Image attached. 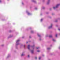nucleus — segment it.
<instances>
[{
	"label": "nucleus",
	"mask_w": 60,
	"mask_h": 60,
	"mask_svg": "<svg viewBox=\"0 0 60 60\" xmlns=\"http://www.w3.org/2000/svg\"><path fill=\"white\" fill-rule=\"evenodd\" d=\"M20 41V40L19 39H18L16 41V48H17V46H18V45H19L20 44V43H19V42Z\"/></svg>",
	"instance_id": "1"
},
{
	"label": "nucleus",
	"mask_w": 60,
	"mask_h": 60,
	"mask_svg": "<svg viewBox=\"0 0 60 60\" xmlns=\"http://www.w3.org/2000/svg\"><path fill=\"white\" fill-rule=\"evenodd\" d=\"M30 46L33 48V49H34V45L33 46H30V45H29L28 46V49L29 50H30Z\"/></svg>",
	"instance_id": "2"
},
{
	"label": "nucleus",
	"mask_w": 60,
	"mask_h": 60,
	"mask_svg": "<svg viewBox=\"0 0 60 60\" xmlns=\"http://www.w3.org/2000/svg\"><path fill=\"white\" fill-rule=\"evenodd\" d=\"M26 13L27 14V15H28V16H30V15H32V13H31L28 11V10H27L26 11Z\"/></svg>",
	"instance_id": "3"
},
{
	"label": "nucleus",
	"mask_w": 60,
	"mask_h": 60,
	"mask_svg": "<svg viewBox=\"0 0 60 60\" xmlns=\"http://www.w3.org/2000/svg\"><path fill=\"white\" fill-rule=\"evenodd\" d=\"M60 5V4H57L55 7H53V9H56V8H57L58 7H59V5Z\"/></svg>",
	"instance_id": "4"
},
{
	"label": "nucleus",
	"mask_w": 60,
	"mask_h": 60,
	"mask_svg": "<svg viewBox=\"0 0 60 60\" xmlns=\"http://www.w3.org/2000/svg\"><path fill=\"white\" fill-rule=\"evenodd\" d=\"M38 35L39 37V40L40 41H41V35H39V33H38L37 34Z\"/></svg>",
	"instance_id": "5"
},
{
	"label": "nucleus",
	"mask_w": 60,
	"mask_h": 60,
	"mask_svg": "<svg viewBox=\"0 0 60 60\" xmlns=\"http://www.w3.org/2000/svg\"><path fill=\"white\" fill-rule=\"evenodd\" d=\"M52 28V24L51 25L48 27L49 29H50Z\"/></svg>",
	"instance_id": "6"
},
{
	"label": "nucleus",
	"mask_w": 60,
	"mask_h": 60,
	"mask_svg": "<svg viewBox=\"0 0 60 60\" xmlns=\"http://www.w3.org/2000/svg\"><path fill=\"white\" fill-rule=\"evenodd\" d=\"M50 3V0H48L47 3V4H49Z\"/></svg>",
	"instance_id": "7"
},
{
	"label": "nucleus",
	"mask_w": 60,
	"mask_h": 60,
	"mask_svg": "<svg viewBox=\"0 0 60 60\" xmlns=\"http://www.w3.org/2000/svg\"><path fill=\"white\" fill-rule=\"evenodd\" d=\"M50 49H51V48L50 47H49L47 48V49L48 50H49Z\"/></svg>",
	"instance_id": "8"
},
{
	"label": "nucleus",
	"mask_w": 60,
	"mask_h": 60,
	"mask_svg": "<svg viewBox=\"0 0 60 60\" xmlns=\"http://www.w3.org/2000/svg\"><path fill=\"white\" fill-rule=\"evenodd\" d=\"M53 36L52 35H50L49 36V38H52Z\"/></svg>",
	"instance_id": "9"
},
{
	"label": "nucleus",
	"mask_w": 60,
	"mask_h": 60,
	"mask_svg": "<svg viewBox=\"0 0 60 60\" xmlns=\"http://www.w3.org/2000/svg\"><path fill=\"white\" fill-rule=\"evenodd\" d=\"M32 1L33 2H34V3H36V1L34 0H32Z\"/></svg>",
	"instance_id": "10"
},
{
	"label": "nucleus",
	"mask_w": 60,
	"mask_h": 60,
	"mask_svg": "<svg viewBox=\"0 0 60 60\" xmlns=\"http://www.w3.org/2000/svg\"><path fill=\"white\" fill-rule=\"evenodd\" d=\"M12 35H10V36L8 37V38H11V37H12Z\"/></svg>",
	"instance_id": "11"
},
{
	"label": "nucleus",
	"mask_w": 60,
	"mask_h": 60,
	"mask_svg": "<svg viewBox=\"0 0 60 60\" xmlns=\"http://www.w3.org/2000/svg\"><path fill=\"white\" fill-rule=\"evenodd\" d=\"M43 18L41 19L40 21L41 22H42V21H43Z\"/></svg>",
	"instance_id": "12"
},
{
	"label": "nucleus",
	"mask_w": 60,
	"mask_h": 60,
	"mask_svg": "<svg viewBox=\"0 0 60 60\" xmlns=\"http://www.w3.org/2000/svg\"><path fill=\"white\" fill-rule=\"evenodd\" d=\"M10 54H8V57H10Z\"/></svg>",
	"instance_id": "13"
},
{
	"label": "nucleus",
	"mask_w": 60,
	"mask_h": 60,
	"mask_svg": "<svg viewBox=\"0 0 60 60\" xmlns=\"http://www.w3.org/2000/svg\"><path fill=\"white\" fill-rule=\"evenodd\" d=\"M31 53L32 54H33L34 53V51L33 50H32L31 51Z\"/></svg>",
	"instance_id": "14"
},
{
	"label": "nucleus",
	"mask_w": 60,
	"mask_h": 60,
	"mask_svg": "<svg viewBox=\"0 0 60 60\" xmlns=\"http://www.w3.org/2000/svg\"><path fill=\"white\" fill-rule=\"evenodd\" d=\"M25 55V54L23 53H22V54L21 56H24Z\"/></svg>",
	"instance_id": "15"
},
{
	"label": "nucleus",
	"mask_w": 60,
	"mask_h": 60,
	"mask_svg": "<svg viewBox=\"0 0 60 60\" xmlns=\"http://www.w3.org/2000/svg\"><path fill=\"white\" fill-rule=\"evenodd\" d=\"M57 35H58L57 34H56V35H55V36H56V37H57Z\"/></svg>",
	"instance_id": "16"
},
{
	"label": "nucleus",
	"mask_w": 60,
	"mask_h": 60,
	"mask_svg": "<svg viewBox=\"0 0 60 60\" xmlns=\"http://www.w3.org/2000/svg\"><path fill=\"white\" fill-rule=\"evenodd\" d=\"M42 9H45V7H43L42 8Z\"/></svg>",
	"instance_id": "17"
},
{
	"label": "nucleus",
	"mask_w": 60,
	"mask_h": 60,
	"mask_svg": "<svg viewBox=\"0 0 60 60\" xmlns=\"http://www.w3.org/2000/svg\"><path fill=\"white\" fill-rule=\"evenodd\" d=\"M52 41L54 42L56 41V40L54 39H53Z\"/></svg>",
	"instance_id": "18"
},
{
	"label": "nucleus",
	"mask_w": 60,
	"mask_h": 60,
	"mask_svg": "<svg viewBox=\"0 0 60 60\" xmlns=\"http://www.w3.org/2000/svg\"><path fill=\"white\" fill-rule=\"evenodd\" d=\"M35 9L36 10H37L38 9V8H37V7H35Z\"/></svg>",
	"instance_id": "19"
},
{
	"label": "nucleus",
	"mask_w": 60,
	"mask_h": 60,
	"mask_svg": "<svg viewBox=\"0 0 60 60\" xmlns=\"http://www.w3.org/2000/svg\"><path fill=\"white\" fill-rule=\"evenodd\" d=\"M36 49H40L39 47H38L36 48Z\"/></svg>",
	"instance_id": "20"
},
{
	"label": "nucleus",
	"mask_w": 60,
	"mask_h": 60,
	"mask_svg": "<svg viewBox=\"0 0 60 60\" xmlns=\"http://www.w3.org/2000/svg\"><path fill=\"white\" fill-rule=\"evenodd\" d=\"M31 33H34V31L32 30H31Z\"/></svg>",
	"instance_id": "21"
},
{
	"label": "nucleus",
	"mask_w": 60,
	"mask_h": 60,
	"mask_svg": "<svg viewBox=\"0 0 60 60\" xmlns=\"http://www.w3.org/2000/svg\"><path fill=\"white\" fill-rule=\"evenodd\" d=\"M25 46H26V45H24V49H26V47H25Z\"/></svg>",
	"instance_id": "22"
},
{
	"label": "nucleus",
	"mask_w": 60,
	"mask_h": 60,
	"mask_svg": "<svg viewBox=\"0 0 60 60\" xmlns=\"http://www.w3.org/2000/svg\"><path fill=\"white\" fill-rule=\"evenodd\" d=\"M23 45H20V47H22V46H23Z\"/></svg>",
	"instance_id": "23"
},
{
	"label": "nucleus",
	"mask_w": 60,
	"mask_h": 60,
	"mask_svg": "<svg viewBox=\"0 0 60 60\" xmlns=\"http://www.w3.org/2000/svg\"><path fill=\"white\" fill-rule=\"evenodd\" d=\"M9 33H11V32H12V31L11 30H10L9 31Z\"/></svg>",
	"instance_id": "24"
},
{
	"label": "nucleus",
	"mask_w": 60,
	"mask_h": 60,
	"mask_svg": "<svg viewBox=\"0 0 60 60\" xmlns=\"http://www.w3.org/2000/svg\"><path fill=\"white\" fill-rule=\"evenodd\" d=\"M41 59V57H40L39 58V60H40Z\"/></svg>",
	"instance_id": "25"
},
{
	"label": "nucleus",
	"mask_w": 60,
	"mask_h": 60,
	"mask_svg": "<svg viewBox=\"0 0 60 60\" xmlns=\"http://www.w3.org/2000/svg\"><path fill=\"white\" fill-rule=\"evenodd\" d=\"M40 15H41V16H42V13H41L40 14Z\"/></svg>",
	"instance_id": "26"
},
{
	"label": "nucleus",
	"mask_w": 60,
	"mask_h": 60,
	"mask_svg": "<svg viewBox=\"0 0 60 60\" xmlns=\"http://www.w3.org/2000/svg\"><path fill=\"white\" fill-rule=\"evenodd\" d=\"M37 51L38 52H39L40 51V50H38Z\"/></svg>",
	"instance_id": "27"
},
{
	"label": "nucleus",
	"mask_w": 60,
	"mask_h": 60,
	"mask_svg": "<svg viewBox=\"0 0 60 60\" xmlns=\"http://www.w3.org/2000/svg\"><path fill=\"white\" fill-rule=\"evenodd\" d=\"M22 5H24V4L23 2L22 3Z\"/></svg>",
	"instance_id": "28"
},
{
	"label": "nucleus",
	"mask_w": 60,
	"mask_h": 60,
	"mask_svg": "<svg viewBox=\"0 0 60 60\" xmlns=\"http://www.w3.org/2000/svg\"><path fill=\"white\" fill-rule=\"evenodd\" d=\"M2 2V0H0V3H1Z\"/></svg>",
	"instance_id": "29"
},
{
	"label": "nucleus",
	"mask_w": 60,
	"mask_h": 60,
	"mask_svg": "<svg viewBox=\"0 0 60 60\" xmlns=\"http://www.w3.org/2000/svg\"><path fill=\"white\" fill-rule=\"evenodd\" d=\"M55 22H57V20H56L55 21Z\"/></svg>",
	"instance_id": "30"
},
{
	"label": "nucleus",
	"mask_w": 60,
	"mask_h": 60,
	"mask_svg": "<svg viewBox=\"0 0 60 60\" xmlns=\"http://www.w3.org/2000/svg\"><path fill=\"white\" fill-rule=\"evenodd\" d=\"M29 38H31V36H30L29 37Z\"/></svg>",
	"instance_id": "31"
},
{
	"label": "nucleus",
	"mask_w": 60,
	"mask_h": 60,
	"mask_svg": "<svg viewBox=\"0 0 60 60\" xmlns=\"http://www.w3.org/2000/svg\"><path fill=\"white\" fill-rule=\"evenodd\" d=\"M4 45H1V46L2 47H3L4 46Z\"/></svg>",
	"instance_id": "32"
},
{
	"label": "nucleus",
	"mask_w": 60,
	"mask_h": 60,
	"mask_svg": "<svg viewBox=\"0 0 60 60\" xmlns=\"http://www.w3.org/2000/svg\"><path fill=\"white\" fill-rule=\"evenodd\" d=\"M28 58L29 57V55H28Z\"/></svg>",
	"instance_id": "33"
},
{
	"label": "nucleus",
	"mask_w": 60,
	"mask_h": 60,
	"mask_svg": "<svg viewBox=\"0 0 60 60\" xmlns=\"http://www.w3.org/2000/svg\"><path fill=\"white\" fill-rule=\"evenodd\" d=\"M59 49H60V46L59 47Z\"/></svg>",
	"instance_id": "34"
},
{
	"label": "nucleus",
	"mask_w": 60,
	"mask_h": 60,
	"mask_svg": "<svg viewBox=\"0 0 60 60\" xmlns=\"http://www.w3.org/2000/svg\"><path fill=\"white\" fill-rule=\"evenodd\" d=\"M35 59H37V57H35Z\"/></svg>",
	"instance_id": "35"
},
{
	"label": "nucleus",
	"mask_w": 60,
	"mask_h": 60,
	"mask_svg": "<svg viewBox=\"0 0 60 60\" xmlns=\"http://www.w3.org/2000/svg\"><path fill=\"white\" fill-rule=\"evenodd\" d=\"M48 13H49V12H46V14H48Z\"/></svg>",
	"instance_id": "36"
},
{
	"label": "nucleus",
	"mask_w": 60,
	"mask_h": 60,
	"mask_svg": "<svg viewBox=\"0 0 60 60\" xmlns=\"http://www.w3.org/2000/svg\"><path fill=\"white\" fill-rule=\"evenodd\" d=\"M22 38H24V36H23L22 37Z\"/></svg>",
	"instance_id": "37"
},
{
	"label": "nucleus",
	"mask_w": 60,
	"mask_h": 60,
	"mask_svg": "<svg viewBox=\"0 0 60 60\" xmlns=\"http://www.w3.org/2000/svg\"><path fill=\"white\" fill-rule=\"evenodd\" d=\"M50 46L51 47L52 46V45H51Z\"/></svg>",
	"instance_id": "38"
},
{
	"label": "nucleus",
	"mask_w": 60,
	"mask_h": 60,
	"mask_svg": "<svg viewBox=\"0 0 60 60\" xmlns=\"http://www.w3.org/2000/svg\"><path fill=\"white\" fill-rule=\"evenodd\" d=\"M31 29V27H30L29 28L30 29Z\"/></svg>",
	"instance_id": "39"
},
{
	"label": "nucleus",
	"mask_w": 60,
	"mask_h": 60,
	"mask_svg": "<svg viewBox=\"0 0 60 60\" xmlns=\"http://www.w3.org/2000/svg\"><path fill=\"white\" fill-rule=\"evenodd\" d=\"M44 56V55H42L43 56Z\"/></svg>",
	"instance_id": "40"
},
{
	"label": "nucleus",
	"mask_w": 60,
	"mask_h": 60,
	"mask_svg": "<svg viewBox=\"0 0 60 60\" xmlns=\"http://www.w3.org/2000/svg\"><path fill=\"white\" fill-rule=\"evenodd\" d=\"M58 30H59V31H60V29H58Z\"/></svg>",
	"instance_id": "41"
},
{
	"label": "nucleus",
	"mask_w": 60,
	"mask_h": 60,
	"mask_svg": "<svg viewBox=\"0 0 60 60\" xmlns=\"http://www.w3.org/2000/svg\"><path fill=\"white\" fill-rule=\"evenodd\" d=\"M59 35H60V33H59Z\"/></svg>",
	"instance_id": "42"
},
{
	"label": "nucleus",
	"mask_w": 60,
	"mask_h": 60,
	"mask_svg": "<svg viewBox=\"0 0 60 60\" xmlns=\"http://www.w3.org/2000/svg\"><path fill=\"white\" fill-rule=\"evenodd\" d=\"M44 0H43V2H44Z\"/></svg>",
	"instance_id": "43"
},
{
	"label": "nucleus",
	"mask_w": 60,
	"mask_h": 60,
	"mask_svg": "<svg viewBox=\"0 0 60 60\" xmlns=\"http://www.w3.org/2000/svg\"><path fill=\"white\" fill-rule=\"evenodd\" d=\"M56 26L57 27L58 26L56 25Z\"/></svg>",
	"instance_id": "44"
},
{
	"label": "nucleus",
	"mask_w": 60,
	"mask_h": 60,
	"mask_svg": "<svg viewBox=\"0 0 60 60\" xmlns=\"http://www.w3.org/2000/svg\"><path fill=\"white\" fill-rule=\"evenodd\" d=\"M28 43V42H26V43Z\"/></svg>",
	"instance_id": "45"
},
{
	"label": "nucleus",
	"mask_w": 60,
	"mask_h": 60,
	"mask_svg": "<svg viewBox=\"0 0 60 60\" xmlns=\"http://www.w3.org/2000/svg\"><path fill=\"white\" fill-rule=\"evenodd\" d=\"M29 42H31V41H29Z\"/></svg>",
	"instance_id": "46"
},
{
	"label": "nucleus",
	"mask_w": 60,
	"mask_h": 60,
	"mask_svg": "<svg viewBox=\"0 0 60 60\" xmlns=\"http://www.w3.org/2000/svg\"><path fill=\"white\" fill-rule=\"evenodd\" d=\"M48 60H50V59H49Z\"/></svg>",
	"instance_id": "47"
},
{
	"label": "nucleus",
	"mask_w": 60,
	"mask_h": 60,
	"mask_svg": "<svg viewBox=\"0 0 60 60\" xmlns=\"http://www.w3.org/2000/svg\"><path fill=\"white\" fill-rule=\"evenodd\" d=\"M3 20V21H4V20Z\"/></svg>",
	"instance_id": "48"
},
{
	"label": "nucleus",
	"mask_w": 60,
	"mask_h": 60,
	"mask_svg": "<svg viewBox=\"0 0 60 60\" xmlns=\"http://www.w3.org/2000/svg\"><path fill=\"white\" fill-rule=\"evenodd\" d=\"M8 1H9V0H8Z\"/></svg>",
	"instance_id": "49"
}]
</instances>
